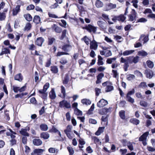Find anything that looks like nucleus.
<instances>
[{"label":"nucleus","mask_w":155,"mask_h":155,"mask_svg":"<svg viewBox=\"0 0 155 155\" xmlns=\"http://www.w3.org/2000/svg\"><path fill=\"white\" fill-rule=\"evenodd\" d=\"M149 134V132H147L143 134L139 138L140 141H142V143L144 146H145L147 144L146 141L147 137Z\"/></svg>","instance_id":"obj_1"},{"label":"nucleus","mask_w":155,"mask_h":155,"mask_svg":"<svg viewBox=\"0 0 155 155\" xmlns=\"http://www.w3.org/2000/svg\"><path fill=\"white\" fill-rule=\"evenodd\" d=\"M59 106L61 107H65L67 108H70L71 105L70 103L67 101L63 100L60 102L59 103Z\"/></svg>","instance_id":"obj_2"},{"label":"nucleus","mask_w":155,"mask_h":155,"mask_svg":"<svg viewBox=\"0 0 155 155\" xmlns=\"http://www.w3.org/2000/svg\"><path fill=\"white\" fill-rule=\"evenodd\" d=\"M108 104V102L107 101L104 100L103 99H101L97 103V106L99 107H102Z\"/></svg>","instance_id":"obj_3"},{"label":"nucleus","mask_w":155,"mask_h":155,"mask_svg":"<svg viewBox=\"0 0 155 155\" xmlns=\"http://www.w3.org/2000/svg\"><path fill=\"white\" fill-rule=\"evenodd\" d=\"M45 151V150L41 149H35L31 153V155H41Z\"/></svg>","instance_id":"obj_4"},{"label":"nucleus","mask_w":155,"mask_h":155,"mask_svg":"<svg viewBox=\"0 0 155 155\" xmlns=\"http://www.w3.org/2000/svg\"><path fill=\"white\" fill-rule=\"evenodd\" d=\"M98 45L97 43L94 40L91 41L90 43V49L96 50L98 48Z\"/></svg>","instance_id":"obj_5"},{"label":"nucleus","mask_w":155,"mask_h":155,"mask_svg":"<svg viewBox=\"0 0 155 155\" xmlns=\"http://www.w3.org/2000/svg\"><path fill=\"white\" fill-rule=\"evenodd\" d=\"M124 142H127V145L128 149L131 151L134 150V148L133 144H135V143L134 142H131L130 141L127 142L126 140H123Z\"/></svg>","instance_id":"obj_6"},{"label":"nucleus","mask_w":155,"mask_h":155,"mask_svg":"<svg viewBox=\"0 0 155 155\" xmlns=\"http://www.w3.org/2000/svg\"><path fill=\"white\" fill-rule=\"evenodd\" d=\"M30 130L29 127H28L26 128H22L19 131V132L22 135L25 136H29V134L27 132V130L29 131Z\"/></svg>","instance_id":"obj_7"},{"label":"nucleus","mask_w":155,"mask_h":155,"mask_svg":"<svg viewBox=\"0 0 155 155\" xmlns=\"http://www.w3.org/2000/svg\"><path fill=\"white\" fill-rule=\"evenodd\" d=\"M136 13L135 10L133 9L131 12L129 16L130 21H133L135 20L136 17Z\"/></svg>","instance_id":"obj_8"},{"label":"nucleus","mask_w":155,"mask_h":155,"mask_svg":"<svg viewBox=\"0 0 155 155\" xmlns=\"http://www.w3.org/2000/svg\"><path fill=\"white\" fill-rule=\"evenodd\" d=\"M86 29L90 32L92 31L94 33H95L97 30V28L96 27H94L91 25H89L87 26H86Z\"/></svg>","instance_id":"obj_9"},{"label":"nucleus","mask_w":155,"mask_h":155,"mask_svg":"<svg viewBox=\"0 0 155 155\" xmlns=\"http://www.w3.org/2000/svg\"><path fill=\"white\" fill-rule=\"evenodd\" d=\"M97 24L102 29H105L107 28V23L102 21H97Z\"/></svg>","instance_id":"obj_10"},{"label":"nucleus","mask_w":155,"mask_h":155,"mask_svg":"<svg viewBox=\"0 0 155 155\" xmlns=\"http://www.w3.org/2000/svg\"><path fill=\"white\" fill-rule=\"evenodd\" d=\"M33 143L34 145L39 146L42 143V141L39 139H35L33 140Z\"/></svg>","instance_id":"obj_11"},{"label":"nucleus","mask_w":155,"mask_h":155,"mask_svg":"<svg viewBox=\"0 0 155 155\" xmlns=\"http://www.w3.org/2000/svg\"><path fill=\"white\" fill-rule=\"evenodd\" d=\"M145 74L146 75L147 78L149 79L151 78L153 75V71L150 70H146Z\"/></svg>","instance_id":"obj_12"},{"label":"nucleus","mask_w":155,"mask_h":155,"mask_svg":"<svg viewBox=\"0 0 155 155\" xmlns=\"http://www.w3.org/2000/svg\"><path fill=\"white\" fill-rule=\"evenodd\" d=\"M139 40L140 41H143V43L145 44L148 41L149 38L147 36L142 35H141Z\"/></svg>","instance_id":"obj_13"},{"label":"nucleus","mask_w":155,"mask_h":155,"mask_svg":"<svg viewBox=\"0 0 155 155\" xmlns=\"http://www.w3.org/2000/svg\"><path fill=\"white\" fill-rule=\"evenodd\" d=\"M40 137L45 140L48 139L50 137L49 134L46 132H43L40 134Z\"/></svg>","instance_id":"obj_14"},{"label":"nucleus","mask_w":155,"mask_h":155,"mask_svg":"<svg viewBox=\"0 0 155 155\" xmlns=\"http://www.w3.org/2000/svg\"><path fill=\"white\" fill-rule=\"evenodd\" d=\"M52 28L54 29L56 33H60L62 31V29L61 28L58 26L54 24L52 25Z\"/></svg>","instance_id":"obj_15"},{"label":"nucleus","mask_w":155,"mask_h":155,"mask_svg":"<svg viewBox=\"0 0 155 155\" xmlns=\"http://www.w3.org/2000/svg\"><path fill=\"white\" fill-rule=\"evenodd\" d=\"M62 49L64 51H69L71 50L72 46L66 44L62 46Z\"/></svg>","instance_id":"obj_16"},{"label":"nucleus","mask_w":155,"mask_h":155,"mask_svg":"<svg viewBox=\"0 0 155 155\" xmlns=\"http://www.w3.org/2000/svg\"><path fill=\"white\" fill-rule=\"evenodd\" d=\"M49 96L51 99H54L56 97V94L54 88H52L49 94Z\"/></svg>","instance_id":"obj_17"},{"label":"nucleus","mask_w":155,"mask_h":155,"mask_svg":"<svg viewBox=\"0 0 155 155\" xmlns=\"http://www.w3.org/2000/svg\"><path fill=\"white\" fill-rule=\"evenodd\" d=\"M104 74L101 73L99 74L97 76V80L96 81V83L98 84L101 82V80L104 77Z\"/></svg>","instance_id":"obj_18"},{"label":"nucleus","mask_w":155,"mask_h":155,"mask_svg":"<svg viewBox=\"0 0 155 155\" xmlns=\"http://www.w3.org/2000/svg\"><path fill=\"white\" fill-rule=\"evenodd\" d=\"M44 41L43 38L39 37L37 38L35 42L36 44L39 46H41Z\"/></svg>","instance_id":"obj_19"},{"label":"nucleus","mask_w":155,"mask_h":155,"mask_svg":"<svg viewBox=\"0 0 155 155\" xmlns=\"http://www.w3.org/2000/svg\"><path fill=\"white\" fill-rule=\"evenodd\" d=\"M109 111V110L108 109L103 108L99 110V113L101 115L106 114Z\"/></svg>","instance_id":"obj_20"},{"label":"nucleus","mask_w":155,"mask_h":155,"mask_svg":"<svg viewBox=\"0 0 155 155\" xmlns=\"http://www.w3.org/2000/svg\"><path fill=\"white\" fill-rule=\"evenodd\" d=\"M20 6L19 5H17L15 8L14 9L13 11L12 14L13 15H16L20 10Z\"/></svg>","instance_id":"obj_21"},{"label":"nucleus","mask_w":155,"mask_h":155,"mask_svg":"<svg viewBox=\"0 0 155 155\" xmlns=\"http://www.w3.org/2000/svg\"><path fill=\"white\" fill-rule=\"evenodd\" d=\"M105 128L104 127H99L97 131L95 133V134L97 136L100 135L103 132Z\"/></svg>","instance_id":"obj_22"},{"label":"nucleus","mask_w":155,"mask_h":155,"mask_svg":"<svg viewBox=\"0 0 155 155\" xmlns=\"http://www.w3.org/2000/svg\"><path fill=\"white\" fill-rule=\"evenodd\" d=\"M81 40L84 41L87 45H88L89 44L90 42H91V41L86 36H84L82 38Z\"/></svg>","instance_id":"obj_23"},{"label":"nucleus","mask_w":155,"mask_h":155,"mask_svg":"<svg viewBox=\"0 0 155 155\" xmlns=\"http://www.w3.org/2000/svg\"><path fill=\"white\" fill-rule=\"evenodd\" d=\"M126 18V17H125L124 15H121L119 16H116L117 20L122 22H124Z\"/></svg>","instance_id":"obj_24"},{"label":"nucleus","mask_w":155,"mask_h":155,"mask_svg":"<svg viewBox=\"0 0 155 155\" xmlns=\"http://www.w3.org/2000/svg\"><path fill=\"white\" fill-rule=\"evenodd\" d=\"M134 51V50H126L123 52V53H121L120 55L123 54L124 56H126L130 54Z\"/></svg>","instance_id":"obj_25"},{"label":"nucleus","mask_w":155,"mask_h":155,"mask_svg":"<svg viewBox=\"0 0 155 155\" xmlns=\"http://www.w3.org/2000/svg\"><path fill=\"white\" fill-rule=\"evenodd\" d=\"M15 79L16 80L21 81L23 80V77L21 74H16L14 77Z\"/></svg>","instance_id":"obj_26"},{"label":"nucleus","mask_w":155,"mask_h":155,"mask_svg":"<svg viewBox=\"0 0 155 155\" xmlns=\"http://www.w3.org/2000/svg\"><path fill=\"white\" fill-rule=\"evenodd\" d=\"M130 122L133 124L136 125H138L140 122L139 120L136 118L131 119L130 120Z\"/></svg>","instance_id":"obj_27"},{"label":"nucleus","mask_w":155,"mask_h":155,"mask_svg":"<svg viewBox=\"0 0 155 155\" xmlns=\"http://www.w3.org/2000/svg\"><path fill=\"white\" fill-rule=\"evenodd\" d=\"M40 127L41 130L44 131H47L48 129V126L45 124H41L40 125Z\"/></svg>","instance_id":"obj_28"},{"label":"nucleus","mask_w":155,"mask_h":155,"mask_svg":"<svg viewBox=\"0 0 155 155\" xmlns=\"http://www.w3.org/2000/svg\"><path fill=\"white\" fill-rule=\"evenodd\" d=\"M95 5L98 8H101L103 5V3L99 0H97L96 1Z\"/></svg>","instance_id":"obj_29"},{"label":"nucleus","mask_w":155,"mask_h":155,"mask_svg":"<svg viewBox=\"0 0 155 155\" xmlns=\"http://www.w3.org/2000/svg\"><path fill=\"white\" fill-rule=\"evenodd\" d=\"M10 53V51L8 48H4L2 49V52L0 54V55H2L4 54H9Z\"/></svg>","instance_id":"obj_30"},{"label":"nucleus","mask_w":155,"mask_h":155,"mask_svg":"<svg viewBox=\"0 0 155 155\" xmlns=\"http://www.w3.org/2000/svg\"><path fill=\"white\" fill-rule=\"evenodd\" d=\"M81 102L83 104L86 105H90L91 103V101L87 99L82 100Z\"/></svg>","instance_id":"obj_31"},{"label":"nucleus","mask_w":155,"mask_h":155,"mask_svg":"<svg viewBox=\"0 0 155 155\" xmlns=\"http://www.w3.org/2000/svg\"><path fill=\"white\" fill-rule=\"evenodd\" d=\"M39 93L42 95V97L45 98L47 96V93L46 92V91L43 89L42 90H39L38 91Z\"/></svg>","instance_id":"obj_32"},{"label":"nucleus","mask_w":155,"mask_h":155,"mask_svg":"<svg viewBox=\"0 0 155 155\" xmlns=\"http://www.w3.org/2000/svg\"><path fill=\"white\" fill-rule=\"evenodd\" d=\"M33 21L36 24H38L40 21V18L39 16L35 15V16L34 19Z\"/></svg>","instance_id":"obj_33"},{"label":"nucleus","mask_w":155,"mask_h":155,"mask_svg":"<svg viewBox=\"0 0 155 155\" xmlns=\"http://www.w3.org/2000/svg\"><path fill=\"white\" fill-rule=\"evenodd\" d=\"M6 17V14L4 12H0V21H4Z\"/></svg>","instance_id":"obj_34"},{"label":"nucleus","mask_w":155,"mask_h":155,"mask_svg":"<svg viewBox=\"0 0 155 155\" xmlns=\"http://www.w3.org/2000/svg\"><path fill=\"white\" fill-rule=\"evenodd\" d=\"M24 16L28 21H30L32 19V17L29 14H25L24 15Z\"/></svg>","instance_id":"obj_35"},{"label":"nucleus","mask_w":155,"mask_h":155,"mask_svg":"<svg viewBox=\"0 0 155 155\" xmlns=\"http://www.w3.org/2000/svg\"><path fill=\"white\" fill-rule=\"evenodd\" d=\"M112 84L110 83V84L107 86L106 88V91L107 92H109L112 91L113 89V87L112 86Z\"/></svg>","instance_id":"obj_36"},{"label":"nucleus","mask_w":155,"mask_h":155,"mask_svg":"<svg viewBox=\"0 0 155 155\" xmlns=\"http://www.w3.org/2000/svg\"><path fill=\"white\" fill-rule=\"evenodd\" d=\"M51 70L54 73H57L58 71V68L55 66H51Z\"/></svg>","instance_id":"obj_37"},{"label":"nucleus","mask_w":155,"mask_h":155,"mask_svg":"<svg viewBox=\"0 0 155 155\" xmlns=\"http://www.w3.org/2000/svg\"><path fill=\"white\" fill-rule=\"evenodd\" d=\"M125 112L124 110H121L119 112V115L121 119H124L125 118Z\"/></svg>","instance_id":"obj_38"},{"label":"nucleus","mask_w":155,"mask_h":155,"mask_svg":"<svg viewBox=\"0 0 155 155\" xmlns=\"http://www.w3.org/2000/svg\"><path fill=\"white\" fill-rule=\"evenodd\" d=\"M147 66L150 68H153L154 64L153 62L150 61L149 60L147 61Z\"/></svg>","instance_id":"obj_39"},{"label":"nucleus","mask_w":155,"mask_h":155,"mask_svg":"<svg viewBox=\"0 0 155 155\" xmlns=\"http://www.w3.org/2000/svg\"><path fill=\"white\" fill-rule=\"evenodd\" d=\"M126 100L127 101L132 103L134 102V99L132 98L130 96H126Z\"/></svg>","instance_id":"obj_40"},{"label":"nucleus","mask_w":155,"mask_h":155,"mask_svg":"<svg viewBox=\"0 0 155 155\" xmlns=\"http://www.w3.org/2000/svg\"><path fill=\"white\" fill-rule=\"evenodd\" d=\"M31 25L30 23H27L26 24L25 28H24V31H28L30 30L31 28Z\"/></svg>","instance_id":"obj_41"},{"label":"nucleus","mask_w":155,"mask_h":155,"mask_svg":"<svg viewBox=\"0 0 155 155\" xmlns=\"http://www.w3.org/2000/svg\"><path fill=\"white\" fill-rule=\"evenodd\" d=\"M147 53L144 51H139L138 53V54L140 56H146L147 55Z\"/></svg>","instance_id":"obj_42"},{"label":"nucleus","mask_w":155,"mask_h":155,"mask_svg":"<svg viewBox=\"0 0 155 155\" xmlns=\"http://www.w3.org/2000/svg\"><path fill=\"white\" fill-rule=\"evenodd\" d=\"M69 79V78L67 75H66L64 78V79L63 80V83L64 84H68Z\"/></svg>","instance_id":"obj_43"},{"label":"nucleus","mask_w":155,"mask_h":155,"mask_svg":"<svg viewBox=\"0 0 155 155\" xmlns=\"http://www.w3.org/2000/svg\"><path fill=\"white\" fill-rule=\"evenodd\" d=\"M116 7V5L115 4H113L112 3H110L107 5V8L108 9L114 8Z\"/></svg>","instance_id":"obj_44"},{"label":"nucleus","mask_w":155,"mask_h":155,"mask_svg":"<svg viewBox=\"0 0 155 155\" xmlns=\"http://www.w3.org/2000/svg\"><path fill=\"white\" fill-rule=\"evenodd\" d=\"M92 139L94 141L95 143H101V142L100 141V140L97 137H92Z\"/></svg>","instance_id":"obj_45"},{"label":"nucleus","mask_w":155,"mask_h":155,"mask_svg":"<svg viewBox=\"0 0 155 155\" xmlns=\"http://www.w3.org/2000/svg\"><path fill=\"white\" fill-rule=\"evenodd\" d=\"M60 62L62 64L64 65L68 62V61L67 59L64 58H62L60 61Z\"/></svg>","instance_id":"obj_46"},{"label":"nucleus","mask_w":155,"mask_h":155,"mask_svg":"<svg viewBox=\"0 0 155 155\" xmlns=\"http://www.w3.org/2000/svg\"><path fill=\"white\" fill-rule=\"evenodd\" d=\"M135 78V76L133 74H130L127 76V79L128 81H131Z\"/></svg>","instance_id":"obj_47"},{"label":"nucleus","mask_w":155,"mask_h":155,"mask_svg":"<svg viewBox=\"0 0 155 155\" xmlns=\"http://www.w3.org/2000/svg\"><path fill=\"white\" fill-rule=\"evenodd\" d=\"M112 53L109 50L105 51V56L106 57H109L112 55Z\"/></svg>","instance_id":"obj_48"},{"label":"nucleus","mask_w":155,"mask_h":155,"mask_svg":"<svg viewBox=\"0 0 155 155\" xmlns=\"http://www.w3.org/2000/svg\"><path fill=\"white\" fill-rule=\"evenodd\" d=\"M72 126L70 125H68L67 127V129L64 130V132L65 133H70L71 130Z\"/></svg>","instance_id":"obj_49"},{"label":"nucleus","mask_w":155,"mask_h":155,"mask_svg":"<svg viewBox=\"0 0 155 155\" xmlns=\"http://www.w3.org/2000/svg\"><path fill=\"white\" fill-rule=\"evenodd\" d=\"M67 32L66 30H64L62 31V35L60 38L61 40H62L65 37Z\"/></svg>","instance_id":"obj_50"},{"label":"nucleus","mask_w":155,"mask_h":155,"mask_svg":"<svg viewBox=\"0 0 155 155\" xmlns=\"http://www.w3.org/2000/svg\"><path fill=\"white\" fill-rule=\"evenodd\" d=\"M67 149L70 155H72L74 152L72 148L70 147H67Z\"/></svg>","instance_id":"obj_51"},{"label":"nucleus","mask_w":155,"mask_h":155,"mask_svg":"<svg viewBox=\"0 0 155 155\" xmlns=\"http://www.w3.org/2000/svg\"><path fill=\"white\" fill-rule=\"evenodd\" d=\"M140 105L144 107H147L148 105L147 103L146 102L143 101H140Z\"/></svg>","instance_id":"obj_52"},{"label":"nucleus","mask_w":155,"mask_h":155,"mask_svg":"<svg viewBox=\"0 0 155 155\" xmlns=\"http://www.w3.org/2000/svg\"><path fill=\"white\" fill-rule=\"evenodd\" d=\"M61 92L63 94V98H65L66 96L65 90L64 87L62 86L61 87Z\"/></svg>","instance_id":"obj_53"},{"label":"nucleus","mask_w":155,"mask_h":155,"mask_svg":"<svg viewBox=\"0 0 155 155\" xmlns=\"http://www.w3.org/2000/svg\"><path fill=\"white\" fill-rule=\"evenodd\" d=\"M134 74L140 77H143L142 74L139 71H134Z\"/></svg>","instance_id":"obj_54"},{"label":"nucleus","mask_w":155,"mask_h":155,"mask_svg":"<svg viewBox=\"0 0 155 155\" xmlns=\"http://www.w3.org/2000/svg\"><path fill=\"white\" fill-rule=\"evenodd\" d=\"M112 72L113 73V77L114 78H117L118 77V74L117 71L113 70H112Z\"/></svg>","instance_id":"obj_55"},{"label":"nucleus","mask_w":155,"mask_h":155,"mask_svg":"<svg viewBox=\"0 0 155 155\" xmlns=\"http://www.w3.org/2000/svg\"><path fill=\"white\" fill-rule=\"evenodd\" d=\"M131 2L133 3V6L136 8H137L138 5L137 3H138L137 0H133Z\"/></svg>","instance_id":"obj_56"},{"label":"nucleus","mask_w":155,"mask_h":155,"mask_svg":"<svg viewBox=\"0 0 155 155\" xmlns=\"http://www.w3.org/2000/svg\"><path fill=\"white\" fill-rule=\"evenodd\" d=\"M139 57L137 56L132 58V63L133 62L135 64L137 63L139 61Z\"/></svg>","instance_id":"obj_57"},{"label":"nucleus","mask_w":155,"mask_h":155,"mask_svg":"<svg viewBox=\"0 0 155 155\" xmlns=\"http://www.w3.org/2000/svg\"><path fill=\"white\" fill-rule=\"evenodd\" d=\"M55 39L53 38H48V44L49 45H51L53 42L55 41Z\"/></svg>","instance_id":"obj_58"},{"label":"nucleus","mask_w":155,"mask_h":155,"mask_svg":"<svg viewBox=\"0 0 155 155\" xmlns=\"http://www.w3.org/2000/svg\"><path fill=\"white\" fill-rule=\"evenodd\" d=\"M74 113L77 115H80L82 114V112L78 109H76L75 110Z\"/></svg>","instance_id":"obj_59"},{"label":"nucleus","mask_w":155,"mask_h":155,"mask_svg":"<svg viewBox=\"0 0 155 155\" xmlns=\"http://www.w3.org/2000/svg\"><path fill=\"white\" fill-rule=\"evenodd\" d=\"M61 22L62 23V24H61V23L59 24L60 26H61L62 27L66 28V26L67 25V23L66 21L63 20H61Z\"/></svg>","instance_id":"obj_60"},{"label":"nucleus","mask_w":155,"mask_h":155,"mask_svg":"<svg viewBox=\"0 0 155 155\" xmlns=\"http://www.w3.org/2000/svg\"><path fill=\"white\" fill-rule=\"evenodd\" d=\"M68 53L65 52H58L57 54V56H60L61 55L65 54L68 55Z\"/></svg>","instance_id":"obj_61"},{"label":"nucleus","mask_w":155,"mask_h":155,"mask_svg":"<svg viewBox=\"0 0 155 155\" xmlns=\"http://www.w3.org/2000/svg\"><path fill=\"white\" fill-rule=\"evenodd\" d=\"M147 21V20L144 18H141L139 19L137 21L138 22H145Z\"/></svg>","instance_id":"obj_62"},{"label":"nucleus","mask_w":155,"mask_h":155,"mask_svg":"<svg viewBox=\"0 0 155 155\" xmlns=\"http://www.w3.org/2000/svg\"><path fill=\"white\" fill-rule=\"evenodd\" d=\"M135 90L133 89L131 91H129L127 93L126 96H130V95L134 94Z\"/></svg>","instance_id":"obj_63"},{"label":"nucleus","mask_w":155,"mask_h":155,"mask_svg":"<svg viewBox=\"0 0 155 155\" xmlns=\"http://www.w3.org/2000/svg\"><path fill=\"white\" fill-rule=\"evenodd\" d=\"M147 150L150 152H153L155 151V148H153L149 146H147Z\"/></svg>","instance_id":"obj_64"}]
</instances>
